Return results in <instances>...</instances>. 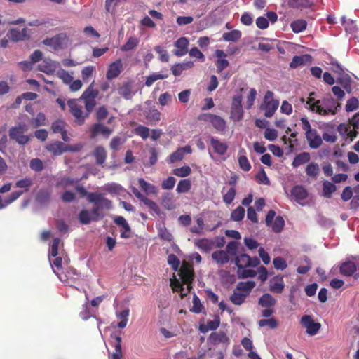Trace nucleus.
<instances>
[{"label":"nucleus","mask_w":359,"mask_h":359,"mask_svg":"<svg viewBox=\"0 0 359 359\" xmlns=\"http://www.w3.org/2000/svg\"><path fill=\"white\" fill-rule=\"evenodd\" d=\"M300 324L306 330V333L309 336H314L318 333L321 328V324L316 322L311 315H304L300 319Z\"/></svg>","instance_id":"7"},{"label":"nucleus","mask_w":359,"mask_h":359,"mask_svg":"<svg viewBox=\"0 0 359 359\" xmlns=\"http://www.w3.org/2000/svg\"><path fill=\"white\" fill-rule=\"evenodd\" d=\"M247 297L246 294L241 292L234 291L231 296V301L236 305H241L243 304Z\"/></svg>","instance_id":"61"},{"label":"nucleus","mask_w":359,"mask_h":359,"mask_svg":"<svg viewBox=\"0 0 359 359\" xmlns=\"http://www.w3.org/2000/svg\"><path fill=\"white\" fill-rule=\"evenodd\" d=\"M208 341L213 345L222 344L224 347H227L230 342L229 338L223 331L212 332L210 335Z\"/></svg>","instance_id":"14"},{"label":"nucleus","mask_w":359,"mask_h":359,"mask_svg":"<svg viewBox=\"0 0 359 359\" xmlns=\"http://www.w3.org/2000/svg\"><path fill=\"white\" fill-rule=\"evenodd\" d=\"M237 274L239 278H254L257 272L252 269H238Z\"/></svg>","instance_id":"63"},{"label":"nucleus","mask_w":359,"mask_h":359,"mask_svg":"<svg viewBox=\"0 0 359 359\" xmlns=\"http://www.w3.org/2000/svg\"><path fill=\"white\" fill-rule=\"evenodd\" d=\"M241 37V32L239 30H232L223 34L222 39L225 41H237Z\"/></svg>","instance_id":"48"},{"label":"nucleus","mask_w":359,"mask_h":359,"mask_svg":"<svg viewBox=\"0 0 359 359\" xmlns=\"http://www.w3.org/2000/svg\"><path fill=\"white\" fill-rule=\"evenodd\" d=\"M311 156L308 152H302L297 154L293 159L292 165L294 168L299 167L300 165L308 163L310 161Z\"/></svg>","instance_id":"36"},{"label":"nucleus","mask_w":359,"mask_h":359,"mask_svg":"<svg viewBox=\"0 0 359 359\" xmlns=\"http://www.w3.org/2000/svg\"><path fill=\"white\" fill-rule=\"evenodd\" d=\"M62 260L60 257L56 256L55 257H54L53 259L50 257H49V262L53 272L57 276V277L62 282L67 283L69 279V276L66 275L62 276L59 273V271L62 269Z\"/></svg>","instance_id":"23"},{"label":"nucleus","mask_w":359,"mask_h":359,"mask_svg":"<svg viewBox=\"0 0 359 359\" xmlns=\"http://www.w3.org/2000/svg\"><path fill=\"white\" fill-rule=\"evenodd\" d=\"M199 119L211 123L219 133H224L226 129V121L221 116L210 113L203 114Z\"/></svg>","instance_id":"6"},{"label":"nucleus","mask_w":359,"mask_h":359,"mask_svg":"<svg viewBox=\"0 0 359 359\" xmlns=\"http://www.w3.org/2000/svg\"><path fill=\"white\" fill-rule=\"evenodd\" d=\"M275 233H280L285 226V220L281 216H277L270 226Z\"/></svg>","instance_id":"50"},{"label":"nucleus","mask_w":359,"mask_h":359,"mask_svg":"<svg viewBox=\"0 0 359 359\" xmlns=\"http://www.w3.org/2000/svg\"><path fill=\"white\" fill-rule=\"evenodd\" d=\"M358 269H359V259L353 257V260H348L341 263L339 271L341 275L351 276Z\"/></svg>","instance_id":"12"},{"label":"nucleus","mask_w":359,"mask_h":359,"mask_svg":"<svg viewBox=\"0 0 359 359\" xmlns=\"http://www.w3.org/2000/svg\"><path fill=\"white\" fill-rule=\"evenodd\" d=\"M142 202L147 205L150 210L153 211L156 215H161V210L158 205L151 199L148 198L147 196L142 201Z\"/></svg>","instance_id":"58"},{"label":"nucleus","mask_w":359,"mask_h":359,"mask_svg":"<svg viewBox=\"0 0 359 359\" xmlns=\"http://www.w3.org/2000/svg\"><path fill=\"white\" fill-rule=\"evenodd\" d=\"M139 43V39L136 37H130L127 42L121 47L122 51H129L134 49Z\"/></svg>","instance_id":"56"},{"label":"nucleus","mask_w":359,"mask_h":359,"mask_svg":"<svg viewBox=\"0 0 359 359\" xmlns=\"http://www.w3.org/2000/svg\"><path fill=\"white\" fill-rule=\"evenodd\" d=\"M89 203L94 205L93 210L94 213L100 215L102 219L105 216L104 211L110 210L112 207V201L107 198L104 195L100 192L95 191L89 195Z\"/></svg>","instance_id":"2"},{"label":"nucleus","mask_w":359,"mask_h":359,"mask_svg":"<svg viewBox=\"0 0 359 359\" xmlns=\"http://www.w3.org/2000/svg\"><path fill=\"white\" fill-rule=\"evenodd\" d=\"M182 284L190 285L194 280V271L189 266H182L180 272Z\"/></svg>","instance_id":"25"},{"label":"nucleus","mask_w":359,"mask_h":359,"mask_svg":"<svg viewBox=\"0 0 359 359\" xmlns=\"http://www.w3.org/2000/svg\"><path fill=\"white\" fill-rule=\"evenodd\" d=\"M32 184L33 180L30 177H25L18 180L15 183V187L18 188L24 189V190H22L24 193L25 191H27Z\"/></svg>","instance_id":"52"},{"label":"nucleus","mask_w":359,"mask_h":359,"mask_svg":"<svg viewBox=\"0 0 359 359\" xmlns=\"http://www.w3.org/2000/svg\"><path fill=\"white\" fill-rule=\"evenodd\" d=\"M93 82L88 88L83 93L80 99L84 100L86 111L91 112L95 106V98L98 95V91L93 88Z\"/></svg>","instance_id":"9"},{"label":"nucleus","mask_w":359,"mask_h":359,"mask_svg":"<svg viewBox=\"0 0 359 359\" xmlns=\"http://www.w3.org/2000/svg\"><path fill=\"white\" fill-rule=\"evenodd\" d=\"M102 190L109 193L111 195H117L118 194H124L126 193V189H124L121 185L112 182L104 184L102 187Z\"/></svg>","instance_id":"31"},{"label":"nucleus","mask_w":359,"mask_h":359,"mask_svg":"<svg viewBox=\"0 0 359 359\" xmlns=\"http://www.w3.org/2000/svg\"><path fill=\"white\" fill-rule=\"evenodd\" d=\"M90 132L91 138H95L100 134L107 138L112 133L113 130L101 123H97L90 127Z\"/></svg>","instance_id":"15"},{"label":"nucleus","mask_w":359,"mask_h":359,"mask_svg":"<svg viewBox=\"0 0 359 359\" xmlns=\"http://www.w3.org/2000/svg\"><path fill=\"white\" fill-rule=\"evenodd\" d=\"M255 287V283L252 280H248L246 282H240L236 286V290L242 292V293L246 294L248 297Z\"/></svg>","instance_id":"38"},{"label":"nucleus","mask_w":359,"mask_h":359,"mask_svg":"<svg viewBox=\"0 0 359 359\" xmlns=\"http://www.w3.org/2000/svg\"><path fill=\"white\" fill-rule=\"evenodd\" d=\"M123 69V63L121 59L111 62L107 69L106 76L108 80L114 79L119 76Z\"/></svg>","instance_id":"18"},{"label":"nucleus","mask_w":359,"mask_h":359,"mask_svg":"<svg viewBox=\"0 0 359 359\" xmlns=\"http://www.w3.org/2000/svg\"><path fill=\"white\" fill-rule=\"evenodd\" d=\"M50 197V193L48 190L41 189L38 191L36 201L40 204H45L48 202Z\"/></svg>","instance_id":"51"},{"label":"nucleus","mask_w":359,"mask_h":359,"mask_svg":"<svg viewBox=\"0 0 359 359\" xmlns=\"http://www.w3.org/2000/svg\"><path fill=\"white\" fill-rule=\"evenodd\" d=\"M56 75L57 77H59L64 83L69 85L71 83V82L73 80V77L72 75L69 74L68 72L66 70L61 69L60 67L58 69V70L56 72Z\"/></svg>","instance_id":"53"},{"label":"nucleus","mask_w":359,"mask_h":359,"mask_svg":"<svg viewBox=\"0 0 359 359\" xmlns=\"http://www.w3.org/2000/svg\"><path fill=\"white\" fill-rule=\"evenodd\" d=\"M308 196L307 190L302 185L294 186L290 191V200L294 201L299 205H304Z\"/></svg>","instance_id":"11"},{"label":"nucleus","mask_w":359,"mask_h":359,"mask_svg":"<svg viewBox=\"0 0 359 359\" xmlns=\"http://www.w3.org/2000/svg\"><path fill=\"white\" fill-rule=\"evenodd\" d=\"M168 77V74H163L159 73H154L147 77L145 81V86L149 87L153 85V83L160 79H163Z\"/></svg>","instance_id":"59"},{"label":"nucleus","mask_w":359,"mask_h":359,"mask_svg":"<svg viewBox=\"0 0 359 359\" xmlns=\"http://www.w3.org/2000/svg\"><path fill=\"white\" fill-rule=\"evenodd\" d=\"M212 259L218 264H224L229 262L228 254L224 250H217L212 254Z\"/></svg>","instance_id":"41"},{"label":"nucleus","mask_w":359,"mask_h":359,"mask_svg":"<svg viewBox=\"0 0 359 359\" xmlns=\"http://www.w3.org/2000/svg\"><path fill=\"white\" fill-rule=\"evenodd\" d=\"M337 81L348 93H351V78L349 75L343 74L341 76L337 79Z\"/></svg>","instance_id":"43"},{"label":"nucleus","mask_w":359,"mask_h":359,"mask_svg":"<svg viewBox=\"0 0 359 359\" xmlns=\"http://www.w3.org/2000/svg\"><path fill=\"white\" fill-rule=\"evenodd\" d=\"M111 338H113L115 340V351L112 353L111 359H121V337L118 335H111Z\"/></svg>","instance_id":"40"},{"label":"nucleus","mask_w":359,"mask_h":359,"mask_svg":"<svg viewBox=\"0 0 359 359\" xmlns=\"http://www.w3.org/2000/svg\"><path fill=\"white\" fill-rule=\"evenodd\" d=\"M302 128L305 132L306 139L311 149H317L323 144L321 136L318 134L316 129H312L311 124L306 117L300 118Z\"/></svg>","instance_id":"3"},{"label":"nucleus","mask_w":359,"mask_h":359,"mask_svg":"<svg viewBox=\"0 0 359 359\" xmlns=\"http://www.w3.org/2000/svg\"><path fill=\"white\" fill-rule=\"evenodd\" d=\"M276 303V300L275 298L272 297L271 294L269 293L264 294L258 301V304L262 307L264 308H273Z\"/></svg>","instance_id":"34"},{"label":"nucleus","mask_w":359,"mask_h":359,"mask_svg":"<svg viewBox=\"0 0 359 359\" xmlns=\"http://www.w3.org/2000/svg\"><path fill=\"white\" fill-rule=\"evenodd\" d=\"M138 184L140 187L147 194H156L157 193L156 187L146 182L143 178H140L138 180Z\"/></svg>","instance_id":"44"},{"label":"nucleus","mask_w":359,"mask_h":359,"mask_svg":"<svg viewBox=\"0 0 359 359\" xmlns=\"http://www.w3.org/2000/svg\"><path fill=\"white\" fill-rule=\"evenodd\" d=\"M210 144L215 154L224 156L226 154L229 146L226 142L219 140L216 137H210Z\"/></svg>","instance_id":"16"},{"label":"nucleus","mask_w":359,"mask_h":359,"mask_svg":"<svg viewBox=\"0 0 359 359\" xmlns=\"http://www.w3.org/2000/svg\"><path fill=\"white\" fill-rule=\"evenodd\" d=\"M285 286L283 276L281 275L276 276L269 280V290L272 292L280 294L283 292Z\"/></svg>","instance_id":"19"},{"label":"nucleus","mask_w":359,"mask_h":359,"mask_svg":"<svg viewBox=\"0 0 359 359\" xmlns=\"http://www.w3.org/2000/svg\"><path fill=\"white\" fill-rule=\"evenodd\" d=\"M191 168L189 166H183L179 168H175L173 170L172 173L180 177H185L189 176L191 174Z\"/></svg>","instance_id":"64"},{"label":"nucleus","mask_w":359,"mask_h":359,"mask_svg":"<svg viewBox=\"0 0 359 359\" xmlns=\"http://www.w3.org/2000/svg\"><path fill=\"white\" fill-rule=\"evenodd\" d=\"M60 67V63L49 58H44L38 65V69L39 71L48 75L53 74Z\"/></svg>","instance_id":"13"},{"label":"nucleus","mask_w":359,"mask_h":359,"mask_svg":"<svg viewBox=\"0 0 359 359\" xmlns=\"http://www.w3.org/2000/svg\"><path fill=\"white\" fill-rule=\"evenodd\" d=\"M337 190V187L333 183L325 180L323 182V196L325 198H331L333 193Z\"/></svg>","instance_id":"42"},{"label":"nucleus","mask_w":359,"mask_h":359,"mask_svg":"<svg viewBox=\"0 0 359 359\" xmlns=\"http://www.w3.org/2000/svg\"><path fill=\"white\" fill-rule=\"evenodd\" d=\"M235 263L238 269H240L247 267L255 268L259 264L260 261L256 257L251 258L247 254H241L236 257Z\"/></svg>","instance_id":"10"},{"label":"nucleus","mask_w":359,"mask_h":359,"mask_svg":"<svg viewBox=\"0 0 359 359\" xmlns=\"http://www.w3.org/2000/svg\"><path fill=\"white\" fill-rule=\"evenodd\" d=\"M133 82L130 81L124 82L117 88L118 94L126 100H130L135 95L133 90Z\"/></svg>","instance_id":"22"},{"label":"nucleus","mask_w":359,"mask_h":359,"mask_svg":"<svg viewBox=\"0 0 359 359\" xmlns=\"http://www.w3.org/2000/svg\"><path fill=\"white\" fill-rule=\"evenodd\" d=\"M93 156L95 158L96 163L99 165H102L107 158V152L105 149L102 146L95 147Z\"/></svg>","instance_id":"37"},{"label":"nucleus","mask_w":359,"mask_h":359,"mask_svg":"<svg viewBox=\"0 0 359 359\" xmlns=\"http://www.w3.org/2000/svg\"><path fill=\"white\" fill-rule=\"evenodd\" d=\"M22 194V191H15L12 192L8 197H6L4 199H3L0 196V210L6 208L8 205L16 201Z\"/></svg>","instance_id":"29"},{"label":"nucleus","mask_w":359,"mask_h":359,"mask_svg":"<svg viewBox=\"0 0 359 359\" xmlns=\"http://www.w3.org/2000/svg\"><path fill=\"white\" fill-rule=\"evenodd\" d=\"M305 171L308 177L316 179L320 172V168L316 163L311 162L307 165Z\"/></svg>","instance_id":"45"},{"label":"nucleus","mask_w":359,"mask_h":359,"mask_svg":"<svg viewBox=\"0 0 359 359\" xmlns=\"http://www.w3.org/2000/svg\"><path fill=\"white\" fill-rule=\"evenodd\" d=\"M170 285L172 290L175 292H177L181 295L182 298L187 295V294L190 291L191 286L190 285H186V287H184V284H182L178 280H171Z\"/></svg>","instance_id":"30"},{"label":"nucleus","mask_w":359,"mask_h":359,"mask_svg":"<svg viewBox=\"0 0 359 359\" xmlns=\"http://www.w3.org/2000/svg\"><path fill=\"white\" fill-rule=\"evenodd\" d=\"M194 62L188 61L182 63H177L171 67V71L175 76H180L183 71L191 69L194 67Z\"/></svg>","instance_id":"33"},{"label":"nucleus","mask_w":359,"mask_h":359,"mask_svg":"<svg viewBox=\"0 0 359 359\" xmlns=\"http://www.w3.org/2000/svg\"><path fill=\"white\" fill-rule=\"evenodd\" d=\"M220 319L219 317H215L214 320H209L207 321L206 325H201L200 330L201 332H207L209 330H215L219 326Z\"/></svg>","instance_id":"39"},{"label":"nucleus","mask_w":359,"mask_h":359,"mask_svg":"<svg viewBox=\"0 0 359 359\" xmlns=\"http://www.w3.org/2000/svg\"><path fill=\"white\" fill-rule=\"evenodd\" d=\"M243 110L242 107H231L230 118L235 122L242 120Z\"/></svg>","instance_id":"46"},{"label":"nucleus","mask_w":359,"mask_h":359,"mask_svg":"<svg viewBox=\"0 0 359 359\" xmlns=\"http://www.w3.org/2000/svg\"><path fill=\"white\" fill-rule=\"evenodd\" d=\"M27 130L28 127L25 123H19L9 129V137L18 144L25 145L29 142L31 137V135L25 134Z\"/></svg>","instance_id":"4"},{"label":"nucleus","mask_w":359,"mask_h":359,"mask_svg":"<svg viewBox=\"0 0 359 359\" xmlns=\"http://www.w3.org/2000/svg\"><path fill=\"white\" fill-rule=\"evenodd\" d=\"M236 194V189L231 187L225 194H223V201L227 204H231L235 198Z\"/></svg>","instance_id":"62"},{"label":"nucleus","mask_w":359,"mask_h":359,"mask_svg":"<svg viewBox=\"0 0 359 359\" xmlns=\"http://www.w3.org/2000/svg\"><path fill=\"white\" fill-rule=\"evenodd\" d=\"M245 216V209L241 206H238L231 214V219L235 222L241 221Z\"/></svg>","instance_id":"57"},{"label":"nucleus","mask_w":359,"mask_h":359,"mask_svg":"<svg viewBox=\"0 0 359 359\" xmlns=\"http://www.w3.org/2000/svg\"><path fill=\"white\" fill-rule=\"evenodd\" d=\"M46 149L55 156H58L67 151V146L60 141H56L48 144Z\"/></svg>","instance_id":"28"},{"label":"nucleus","mask_w":359,"mask_h":359,"mask_svg":"<svg viewBox=\"0 0 359 359\" xmlns=\"http://www.w3.org/2000/svg\"><path fill=\"white\" fill-rule=\"evenodd\" d=\"M191 187V182L189 179L180 180L177 186L176 191L178 194L187 193Z\"/></svg>","instance_id":"47"},{"label":"nucleus","mask_w":359,"mask_h":359,"mask_svg":"<svg viewBox=\"0 0 359 359\" xmlns=\"http://www.w3.org/2000/svg\"><path fill=\"white\" fill-rule=\"evenodd\" d=\"M337 131L340 135L343 137L344 139L346 140L349 139L351 141L356 137L358 134L355 128H353L351 126L346 123L339 124L337 127Z\"/></svg>","instance_id":"17"},{"label":"nucleus","mask_w":359,"mask_h":359,"mask_svg":"<svg viewBox=\"0 0 359 359\" xmlns=\"http://www.w3.org/2000/svg\"><path fill=\"white\" fill-rule=\"evenodd\" d=\"M313 93L309 95L306 105L310 111L316 112L321 116H327L329 114L334 115L340 107L332 97H324L322 100H315L312 97Z\"/></svg>","instance_id":"1"},{"label":"nucleus","mask_w":359,"mask_h":359,"mask_svg":"<svg viewBox=\"0 0 359 359\" xmlns=\"http://www.w3.org/2000/svg\"><path fill=\"white\" fill-rule=\"evenodd\" d=\"M341 22L344 25L346 32L353 34L355 32L357 28L355 22L350 19H346L345 16L341 18Z\"/></svg>","instance_id":"49"},{"label":"nucleus","mask_w":359,"mask_h":359,"mask_svg":"<svg viewBox=\"0 0 359 359\" xmlns=\"http://www.w3.org/2000/svg\"><path fill=\"white\" fill-rule=\"evenodd\" d=\"M78 218L82 224H88L91 222H97L102 219L100 215L94 213L93 209L90 211L88 210H81L79 214Z\"/></svg>","instance_id":"20"},{"label":"nucleus","mask_w":359,"mask_h":359,"mask_svg":"<svg viewBox=\"0 0 359 359\" xmlns=\"http://www.w3.org/2000/svg\"><path fill=\"white\" fill-rule=\"evenodd\" d=\"M274 94L272 91L268 90L264 97L263 104L260 109L264 111L266 117H271L279 106V101L273 98Z\"/></svg>","instance_id":"5"},{"label":"nucleus","mask_w":359,"mask_h":359,"mask_svg":"<svg viewBox=\"0 0 359 359\" xmlns=\"http://www.w3.org/2000/svg\"><path fill=\"white\" fill-rule=\"evenodd\" d=\"M359 107V101L355 97H352L349 100H347L346 106H345V110L346 112H351L353 111H355Z\"/></svg>","instance_id":"60"},{"label":"nucleus","mask_w":359,"mask_h":359,"mask_svg":"<svg viewBox=\"0 0 359 359\" xmlns=\"http://www.w3.org/2000/svg\"><path fill=\"white\" fill-rule=\"evenodd\" d=\"M67 104L71 114L75 118V122L78 125H82L90 112L86 111V113H83L82 106L79 105L76 100H69Z\"/></svg>","instance_id":"8"},{"label":"nucleus","mask_w":359,"mask_h":359,"mask_svg":"<svg viewBox=\"0 0 359 359\" xmlns=\"http://www.w3.org/2000/svg\"><path fill=\"white\" fill-rule=\"evenodd\" d=\"M306 22L303 20H298L291 23V28L294 33H300L306 29Z\"/></svg>","instance_id":"54"},{"label":"nucleus","mask_w":359,"mask_h":359,"mask_svg":"<svg viewBox=\"0 0 359 359\" xmlns=\"http://www.w3.org/2000/svg\"><path fill=\"white\" fill-rule=\"evenodd\" d=\"M215 55L217 58L216 62L217 72H221L229 65V61L225 59L226 54L222 50H216Z\"/></svg>","instance_id":"24"},{"label":"nucleus","mask_w":359,"mask_h":359,"mask_svg":"<svg viewBox=\"0 0 359 359\" xmlns=\"http://www.w3.org/2000/svg\"><path fill=\"white\" fill-rule=\"evenodd\" d=\"M196 247L205 252H209L215 248V241L207 238H201L195 242Z\"/></svg>","instance_id":"26"},{"label":"nucleus","mask_w":359,"mask_h":359,"mask_svg":"<svg viewBox=\"0 0 359 359\" xmlns=\"http://www.w3.org/2000/svg\"><path fill=\"white\" fill-rule=\"evenodd\" d=\"M309 56L307 55H301L294 56L291 62L290 63V67L292 69H296L298 67L302 66L304 65L306 60L307 59Z\"/></svg>","instance_id":"55"},{"label":"nucleus","mask_w":359,"mask_h":359,"mask_svg":"<svg viewBox=\"0 0 359 359\" xmlns=\"http://www.w3.org/2000/svg\"><path fill=\"white\" fill-rule=\"evenodd\" d=\"M189 41L187 38L182 36L175 42L176 50L174 54L177 57H182L186 55L188 52V46Z\"/></svg>","instance_id":"21"},{"label":"nucleus","mask_w":359,"mask_h":359,"mask_svg":"<svg viewBox=\"0 0 359 359\" xmlns=\"http://www.w3.org/2000/svg\"><path fill=\"white\" fill-rule=\"evenodd\" d=\"M129 313L130 309L128 307L116 311V316L120 320V322L116 325L118 328L123 329L127 326Z\"/></svg>","instance_id":"27"},{"label":"nucleus","mask_w":359,"mask_h":359,"mask_svg":"<svg viewBox=\"0 0 359 359\" xmlns=\"http://www.w3.org/2000/svg\"><path fill=\"white\" fill-rule=\"evenodd\" d=\"M161 204L168 210H172L176 208L173 195L171 193H164L161 198Z\"/></svg>","instance_id":"32"},{"label":"nucleus","mask_w":359,"mask_h":359,"mask_svg":"<svg viewBox=\"0 0 359 359\" xmlns=\"http://www.w3.org/2000/svg\"><path fill=\"white\" fill-rule=\"evenodd\" d=\"M245 150L241 149L238 152V164L241 170L245 172H248L251 169V165L245 155Z\"/></svg>","instance_id":"35"}]
</instances>
